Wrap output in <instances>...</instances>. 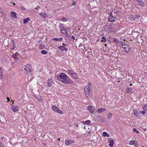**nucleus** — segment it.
Returning <instances> with one entry per match:
<instances>
[{"instance_id":"nucleus-51","label":"nucleus","mask_w":147,"mask_h":147,"mask_svg":"<svg viewBox=\"0 0 147 147\" xmlns=\"http://www.w3.org/2000/svg\"><path fill=\"white\" fill-rule=\"evenodd\" d=\"M2 9L0 8V13H2Z\"/></svg>"},{"instance_id":"nucleus-27","label":"nucleus","mask_w":147,"mask_h":147,"mask_svg":"<svg viewBox=\"0 0 147 147\" xmlns=\"http://www.w3.org/2000/svg\"><path fill=\"white\" fill-rule=\"evenodd\" d=\"M41 53L42 54L46 55L47 54V52L45 50H42L41 51Z\"/></svg>"},{"instance_id":"nucleus-4","label":"nucleus","mask_w":147,"mask_h":147,"mask_svg":"<svg viewBox=\"0 0 147 147\" xmlns=\"http://www.w3.org/2000/svg\"><path fill=\"white\" fill-rule=\"evenodd\" d=\"M109 21L110 22H114L115 21V18L111 13L109 17Z\"/></svg>"},{"instance_id":"nucleus-2","label":"nucleus","mask_w":147,"mask_h":147,"mask_svg":"<svg viewBox=\"0 0 147 147\" xmlns=\"http://www.w3.org/2000/svg\"><path fill=\"white\" fill-rule=\"evenodd\" d=\"M32 68L30 65L29 64H27L25 66L24 69L26 71V72L28 74L32 71Z\"/></svg>"},{"instance_id":"nucleus-21","label":"nucleus","mask_w":147,"mask_h":147,"mask_svg":"<svg viewBox=\"0 0 147 147\" xmlns=\"http://www.w3.org/2000/svg\"><path fill=\"white\" fill-rule=\"evenodd\" d=\"M12 109L13 112H15L18 111V109L14 106L12 107Z\"/></svg>"},{"instance_id":"nucleus-6","label":"nucleus","mask_w":147,"mask_h":147,"mask_svg":"<svg viewBox=\"0 0 147 147\" xmlns=\"http://www.w3.org/2000/svg\"><path fill=\"white\" fill-rule=\"evenodd\" d=\"M123 50L126 52H128L130 51L129 46L128 45H124L123 47Z\"/></svg>"},{"instance_id":"nucleus-19","label":"nucleus","mask_w":147,"mask_h":147,"mask_svg":"<svg viewBox=\"0 0 147 147\" xmlns=\"http://www.w3.org/2000/svg\"><path fill=\"white\" fill-rule=\"evenodd\" d=\"M30 18H27L26 19L23 20V23L24 24L26 23L29 20Z\"/></svg>"},{"instance_id":"nucleus-18","label":"nucleus","mask_w":147,"mask_h":147,"mask_svg":"<svg viewBox=\"0 0 147 147\" xmlns=\"http://www.w3.org/2000/svg\"><path fill=\"white\" fill-rule=\"evenodd\" d=\"M40 15L42 17L45 18L46 17V13L45 12H41L40 13Z\"/></svg>"},{"instance_id":"nucleus-57","label":"nucleus","mask_w":147,"mask_h":147,"mask_svg":"<svg viewBox=\"0 0 147 147\" xmlns=\"http://www.w3.org/2000/svg\"><path fill=\"white\" fill-rule=\"evenodd\" d=\"M130 86H131L132 85V84H130Z\"/></svg>"},{"instance_id":"nucleus-37","label":"nucleus","mask_w":147,"mask_h":147,"mask_svg":"<svg viewBox=\"0 0 147 147\" xmlns=\"http://www.w3.org/2000/svg\"><path fill=\"white\" fill-rule=\"evenodd\" d=\"M112 117L111 114V113H109L107 115V117L109 119H110Z\"/></svg>"},{"instance_id":"nucleus-36","label":"nucleus","mask_w":147,"mask_h":147,"mask_svg":"<svg viewBox=\"0 0 147 147\" xmlns=\"http://www.w3.org/2000/svg\"><path fill=\"white\" fill-rule=\"evenodd\" d=\"M113 42H119V40L118 39H117L115 38H113Z\"/></svg>"},{"instance_id":"nucleus-13","label":"nucleus","mask_w":147,"mask_h":147,"mask_svg":"<svg viewBox=\"0 0 147 147\" xmlns=\"http://www.w3.org/2000/svg\"><path fill=\"white\" fill-rule=\"evenodd\" d=\"M138 2L139 4L142 6H144V3L140 0H136Z\"/></svg>"},{"instance_id":"nucleus-28","label":"nucleus","mask_w":147,"mask_h":147,"mask_svg":"<svg viewBox=\"0 0 147 147\" xmlns=\"http://www.w3.org/2000/svg\"><path fill=\"white\" fill-rule=\"evenodd\" d=\"M133 132H134V133H139V131H138V130H137L136 129V128H134L133 129Z\"/></svg>"},{"instance_id":"nucleus-10","label":"nucleus","mask_w":147,"mask_h":147,"mask_svg":"<svg viewBox=\"0 0 147 147\" xmlns=\"http://www.w3.org/2000/svg\"><path fill=\"white\" fill-rule=\"evenodd\" d=\"M106 110V109L105 108H101L98 109L97 112L100 113H102L103 111H105Z\"/></svg>"},{"instance_id":"nucleus-60","label":"nucleus","mask_w":147,"mask_h":147,"mask_svg":"<svg viewBox=\"0 0 147 147\" xmlns=\"http://www.w3.org/2000/svg\"><path fill=\"white\" fill-rule=\"evenodd\" d=\"M1 116L2 118H4V117H3V116Z\"/></svg>"},{"instance_id":"nucleus-29","label":"nucleus","mask_w":147,"mask_h":147,"mask_svg":"<svg viewBox=\"0 0 147 147\" xmlns=\"http://www.w3.org/2000/svg\"><path fill=\"white\" fill-rule=\"evenodd\" d=\"M106 41L105 37H102L101 38V41L102 42H105Z\"/></svg>"},{"instance_id":"nucleus-44","label":"nucleus","mask_w":147,"mask_h":147,"mask_svg":"<svg viewBox=\"0 0 147 147\" xmlns=\"http://www.w3.org/2000/svg\"><path fill=\"white\" fill-rule=\"evenodd\" d=\"M71 38L74 40L75 39V37L73 35H72L71 36Z\"/></svg>"},{"instance_id":"nucleus-54","label":"nucleus","mask_w":147,"mask_h":147,"mask_svg":"<svg viewBox=\"0 0 147 147\" xmlns=\"http://www.w3.org/2000/svg\"><path fill=\"white\" fill-rule=\"evenodd\" d=\"M7 99L8 100V101H9V97H7Z\"/></svg>"},{"instance_id":"nucleus-52","label":"nucleus","mask_w":147,"mask_h":147,"mask_svg":"<svg viewBox=\"0 0 147 147\" xmlns=\"http://www.w3.org/2000/svg\"><path fill=\"white\" fill-rule=\"evenodd\" d=\"M62 45H63L62 46H64V47H65V44L64 43H63L62 44Z\"/></svg>"},{"instance_id":"nucleus-7","label":"nucleus","mask_w":147,"mask_h":147,"mask_svg":"<svg viewBox=\"0 0 147 147\" xmlns=\"http://www.w3.org/2000/svg\"><path fill=\"white\" fill-rule=\"evenodd\" d=\"M134 114L135 116L138 117L139 115V111L138 110L135 109L134 110Z\"/></svg>"},{"instance_id":"nucleus-31","label":"nucleus","mask_w":147,"mask_h":147,"mask_svg":"<svg viewBox=\"0 0 147 147\" xmlns=\"http://www.w3.org/2000/svg\"><path fill=\"white\" fill-rule=\"evenodd\" d=\"M61 20L64 22H66L67 21V20L66 18L64 17L61 19Z\"/></svg>"},{"instance_id":"nucleus-38","label":"nucleus","mask_w":147,"mask_h":147,"mask_svg":"<svg viewBox=\"0 0 147 147\" xmlns=\"http://www.w3.org/2000/svg\"><path fill=\"white\" fill-rule=\"evenodd\" d=\"M12 43L13 45V47L15 48L16 47V43L14 42V40H13L12 41Z\"/></svg>"},{"instance_id":"nucleus-15","label":"nucleus","mask_w":147,"mask_h":147,"mask_svg":"<svg viewBox=\"0 0 147 147\" xmlns=\"http://www.w3.org/2000/svg\"><path fill=\"white\" fill-rule=\"evenodd\" d=\"M52 82L53 81L51 79H50L49 80H48V86L49 87L51 86L52 85Z\"/></svg>"},{"instance_id":"nucleus-3","label":"nucleus","mask_w":147,"mask_h":147,"mask_svg":"<svg viewBox=\"0 0 147 147\" xmlns=\"http://www.w3.org/2000/svg\"><path fill=\"white\" fill-rule=\"evenodd\" d=\"M84 90L85 93H86V95H88L90 93V89L89 86H86L84 88Z\"/></svg>"},{"instance_id":"nucleus-14","label":"nucleus","mask_w":147,"mask_h":147,"mask_svg":"<svg viewBox=\"0 0 147 147\" xmlns=\"http://www.w3.org/2000/svg\"><path fill=\"white\" fill-rule=\"evenodd\" d=\"M114 142V141L113 140H111V141H109V145L110 146V147H113Z\"/></svg>"},{"instance_id":"nucleus-17","label":"nucleus","mask_w":147,"mask_h":147,"mask_svg":"<svg viewBox=\"0 0 147 147\" xmlns=\"http://www.w3.org/2000/svg\"><path fill=\"white\" fill-rule=\"evenodd\" d=\"M52 109L53 110L57 112V110L58 108L55 105H53L52 107Z\"/></svg>"},{"instance_id":"nucleus-30","label":"nucleus","mask_w":147,"mask_h":147,"mask_svg":"<svg viewBox=\"0 0 147 147\" xmlns=\"http://www.w3.org/2000/svg\"><path fill=\"white\" fill-rule=\"evenodd\" d=\"M90 121L89 120H87L85 122V123L87 125H88L90 124Z\"/></svg>"},{"instance_id":"nucleus-40","label":"nucleus","mask_w":147,"mask_h":147,"mask_svg":"<svg viewBox=\"0 0 147 147\" xmlns=\"http://www.w3.org/2000/svg\"><path fill=\"white\" fill-rule=\"evenodd\" d=\"M140 16H138V15H136L133 18H138V17Z\"/></svg>"},{"instance_id":"nucleus-23","label":"nucleus","mask_w":147,"mask_h":147,"mask_svg":"<svg viewBox=\"0 0 147 147\" xmlns=\"http://www.w3.org/2000/svg\"><path fill=\"white\" fill-rule=\"evenodd\" d=\"M103 136L104 137L107 136V137H109V134H108L107 132H104L103 133Z\"/></svg>"},{"instance_id":"nucleus-34","label":"nucleus","mask_w":147,"mask_h":147,"mask_svg":"<svg viewBox=\"0 0 147 147\" xmlns=\"http://www.w3.org/2000/svg\"><path fill=\"white\" fill-rule=\"evenodd\" d=\"M41 97L40 96H38L37 97H35V98L38 101H40V100H41Z\"/></svg>"},{"instance_id":"nucleus-53","label":"nucleus","mask_w":147,"mask_h":147,"mask_svg":"<svg viewBox=\"0 0 147 147\" xmlns=\"http://www.w3.org/2000/svg\"><path fill=\"white\" fill-rule=\"evenodd\" d=\"M62 24V25L61 26V28H62V29H63V27H64L63 26V24Z\"/></svg>"},{"instance_id":"nucleus-41","label":"nucleus","mask_w":147,"mask_h":147,"mask_svg":"<svg viewBox=\"0 0 147 147\" xmlns=\"http://www.w3.org/2000/svg\"><path fill=\"white\" fill-rule=\"evenodd\" d=\"M140 112L143 115L145 114L146 113V112L144 111H141Z\"/></svg>"},{"instance_id":"nucleus-12","label":"nucleus","mask_w":147,"mask_h":147,"mask_svg":"<svg viewBox=\"0 0 147 147\" xmlns=\"http://www.w3.org/2000/svg\"><path fill=\"white\" fill-rule=\"evenodd\" d=\"M11 15L12 17L15 18H17L16 13L14 11H12L11 13Z\"/></svg>"},{"instance_id":"nucleus-46","label":"nucleus","mask_w":147,"mask_h":147,"mask_svg":"<svg viewBox=\"0 0 147 147\" xmlns=\"http://www.w3.org/2000/svg\"><path fill=\"white\" fill-rule=\"evenodd\" d=\"M14 59H15V60L16 61H17V60H18V58L17 57H16H16H15V58H14Z\"/></svg>"},{"instance_id":"nucleus-1","label":"nucleus","mask_w":147,"mask_h":147,"mask_svg":"<svg viewBox=\"0 0 147 147\" xmlns=\"http://www.w3.org/2000/svg\"><path fill=\"white\" fill-rule=\"evenodd\" d=\"M58 80L66 84H69L73 81L64 73H62L57 76Z\"/></svg>"},{"instance_id":"nucleus-42","label":"nucleus","mask_w":147,"mask_h":147,"mask_svg":"<svg viewBox=\"0 0 147 147\" xmlns=\"http://www.w3.org/2000/svg\"><path fill=\"white\" fill-rule=\"evenodd\" d=\"M76 2L74 1L72 4V5H71V6L73 5L75 6L76 5Z\"/></svg>"},{"instance_id":"nucleus-25","label":"nucleus","mask_w":147,"mask_h":147,"mask_svg":"<svg viewBox=\"0 0 147 147\" xmlns=\"http://www.w3.org/2000/svg\"><path fill=\"white\" fill-rule=\"evenodd\" d=\"M65 47L64 46H62L61 45L60 46L58 47L59 49H60L61 51H64V49Z\"/></svg>"},{"instance_id":"nucleus-20","label":"nucleus","mask_w":147,"mask_h":147,"mask_svg":"<svg viewBox=\"0 0 147 147\" xmlns=\"http://www.w3.org/2000/svg\"><path fill=\"white\" fill-rule=\"evenodd\" d=\"M141 128L143 131H146L147 130V125L142 127Z\"/></svg>"},{"instance_id":"nucleus-50","label":"nucleus","mask_w":147,"mask_h":147,"mask_svg":"<svg viewBox=\"0 0 147 147\" xmlns=\"http://www.w3.org/2000/svg\"><path fill=\"white\" fill-rule=\"evenodd\" d=\"M64 50H65V51H67L68 50L65 47L64 48Z\"/></svg>"},{"instance_id":"nucleus-11","label":"nucleus","mask_w":147,"mask_h":147,"mask_svg":"<svg viewBox=\"0 0 147 147\" xmlns=\"http://www.w3.org/2000/svg\"><path fill=\"white\" fill-rule=\"evenodd\" d=\"M132 89L131 88H127L125 90L126 92L127 93H129L132 92Z\"/></svg>"},{"instance_id":"nucleus-45","label":"nucleus","mask_w":147,"mask_h":147,"mask_svg":"<svg viewBox=\"0 0 147 147\" xmlns=\"http://www.w3.org/2000/svg\"><path fill=\"white\" fill-rule=\"evenodd\" d=\"M16 56L15 55H13L11 56V57L13 58H15Z\"/></svg>"},{"instance_id":"nucleus-48","label":"nucleus","mask_w":147,"mask_h":147,"mask_svg":"<svg viewBox=\"0 0 147 147\" xmlns=\"http://www.w3.org/2000/svg\"><path fill=\"white\" fill-rule=\"evenodd\" d=\"M19 54V53L18 52H16L15 54V55H16V56H17V55H18Z\"/></svg>"},{"instance_id":"nucleus-55","label":"nucleus","mask_w":147,"mask_h":147,"mask_svg":"<svg viewBox=\"0 0 147 147\" xmlns=\"http://www.w3.org/2000/svg\"><path fill=\"white\" fill-rule=\"evenodd\" d=\"M36 9L37 10H38V9L37 8H36Z\"/></svg>"},{"instance_id":"nucleus-9","label":"nucleus","mask_w":147,"mask_h":147,"mask_svg":"<svg viewBox=\"0 0 147 147\" xmlns=\"http://www.w3.org/2000/svg\"><path fill=\"white\" fill-rule=\"evenodd\" d=\"M62 25V24H60L59 28L61 30L62 32L64 34H65L67 33L66 31L64 29V28L63 27V29H62V28H61V26Z\"/></svg>"},{"instance_id":"nucleus-39","label":"nucleus","mask_w":147,"mask_h":147,"mask_svg":"<svg viewBox=\"0 0 147 147\" xmlns=\"http://www.w3.org/2000/svg\"><path fill=\"white\" fill-rule=\"evenodd\" d=\"M20 9L23 11H24L25 10V9L24 7L21 6L20 7Z\"/></svg>"},{"instance_id":"nucleus-33","label":"nucleus","mask_w":147,"mask_h":147,"mask_svg":"<svg viewBox=\"0 0 147 147\" xmlns=\"http://www.w3.org/2000/svg\"><path fill=\"white\" fill-rule=\"evenodd\" d=\"M142 108L145 111H147V105L143 106Z\"/></svg>"},{"instance_id":"nucleus-49","label":"nucleus","mask_w":147,"mask_h":147,"mask_svg":"<svg viewBox=\"0 0 147 147\" xmlns=\"http://www.w3.org/2000/svg\"><path fill=\"white\" fill-rule=\"evenodd\" d=\"M91 83H90V82H88V86H90L91 85Z\"/></svg>"},{"instance_id":"nucleus-59","label":"nucleus","mask_w":147,"mask_h":147,"mask_svg":"<svg viewBox=\"0 0 147 147\" xmlns=\"http://www.w3.org/2000/svg\"><path fill=\"white\" fill-rule=\"evenodd\" d=\"M84 128L85 129H86V127H85V126H84Z\"/></svg>"},{"instance_id":"nucleus-26","label":"nucleus","mask_w":147,"mask_h":147,"mask_svg":"<svg viewBox=\"0 0 147 147\" xmlns=\"http://www.w3.org/2000/svg\"><path fill=\"white\" fill-rule=\"evenodd\" d=\"M72 75L73 76V77L76 79H77L78 78V76L74 72V74Z\"/></svg>"},{"instance_id":"nucleus-63","label":"nucleus","mask_w":147,"mask_h":147,"mask_svg":"<svg viewBox=\"0 0 147 147\" xmlns=\"http://www.w3.org/2000/svg\"><path fill=\"white\" fill-rule=\"evenodd\" d=\"M1 139H2L3 138H1Z\"/></svg>"},{"instance_id":"nucleus-16","label":"nucleus","mask_w":147,"mask_h":147,"mask_svg":"<svg viewBox=\"0 0 147 147\" xmlns=\"http://www.w3.org/2000/svg\"><path fill=\"white\" fill-rule=\"evenodd\" d=\"M3 74L2 69L0 67V79H2L3 77Z\"/></svg>"},{"instance_id":"nucleus-24","label":"nucleus","mask_w":147,"mask_h":147,"mask_svg":"<svg viewBox=\"0 0 147 147\" xmlns=\"http://www.w3.org/2000/svg\"><path fill=\"white\" fill-rule=\"evenodd\" d=\"M63 39L62 38H54V40L56 41H61Z\"/></svg>"},{"instance_id":"nucleus-5","label":"nucleus","mask_w":147,"mask_h":147,"mask_svg":"<svg viewBox=\"0 0 147 147\" xmlns=\"http://www.w3.org/2000/svg\"><path fill=\"white\" fill-rule=\"evenodd\" d=\"M87 110L89 111V112L91 113H93L94 111V107L91 106H88L87 107Z\"/></svg>"},{"instance_id":"nucleus-22","label":"nucleus","mask_w":147,"mask_h":147,"mask_svg":"<svg viewBox=\"0 0 147 147\" xmlns=\"http://www.w3.org/2000/svg\"><path fill=\"white\" fill-rule=\"evenodd\" d=\"M67 72L70 74L72 75L74 73V71L73 70H70L68 69L67 70Z\"/></svg>"},{"instance_id":"nucleus-56","label":"nucleus","mask_w":147,"mask_h":147,"mask_svg":"<svg viewBox=\"0 0 147 147\" xmlns=\"http://www.w3.org/2000/svg\"><path fill=\"white\" fill-rule=\"evenodd\" d=\"M138 146V145H136H136H135V146L136 147H137Z\"/></svg>"},{"instance_id":"nucleus-8","label":"nucleus","mask_w":147,"mask_h":147,"mask_svg":"<svg viewBox=\"0 0 147 147\" xmlns=\"http://www.w3.org/2000/svg\"><path fill=\"white\" fill-rule=\"evenodd\" d=\"M65 144L67 145H69L73 143V141L71 140H66L65 141Z\"/></svg>"},{"instance_id":"nucleus-62","label":"nucleus","mask_w":147,"mask_h":147,"mask_svg":"<svg viewBox=\"0 0 147 147\" xmlns=\"http://www.w3.org/2000/svg\"><path fill=\"white\" fill-rule=\"evenodd\" d=\"M13 5H15V3H14Z\"/></svg>"},{"instance_id":"nucleus-35","label":"nucleus","mask_w":147,"mask_h":147,"mask_svg":"<svg viewBox=\"0 0 147 147\" xmlns=\"http://www.w3.org/2000/svg\"><path fill=\"white\" fill-rule=\"evenodd\" d=\"M57 112L59 113L60 114H62L63 113V112L62 111L60 110H59V109L57 110Z\"/></svg>"},{"instance_id":"nucleus-32","label":"nucleus","mask_w":147,"mask_h":147,"mask_svg":"<svg viewBox=\"0 0 147 147\" xmlns=\"http://www.w3.org/2000/svg\"><path fill=\"white\" fill-rule=\"evenodd\" d=\"M135 144V142L134 141H131L129 142V144L131 145L134 144Z\"/></svg>"},{"instance_id":"nucleus-43","label":"nucleus","mask_w":147,"mask_h":147,"mask_svg":"<svg viewBox=\"0 0 147 147\" xmlns=\"http://www.w3.org/2000/svg\"><path fill=\"white\" fill-rule=\"evenodd\" d=\"M0 147H4L3 145L2 144L0 141Z\"/></svg>"},{"instance_id":"nucleus-58","label":"nucleus","mask_w":147,"mask_h":147,"mask_svg":"<svg viewBox=\"0 0 147 147\" xmlns=\"http://www.w3.org/2000/svg\"><path fill=\"white\" fill-rule=\"evenodd\" d=\"M76 126L77 127H78V125H76Z\"/></svg>"},{"instance_id":"nucleus-47","label":"nucleus","mask_w":147,"mask_h":147,"mask_svg":"<svg viewBox=\"0 0 147 147\" xmlns=\"http://www.w3.org/2000/svg\"><path fill=\"white\" fill-rule=\"evenodd\" d=\"M41 49H44V48L45 47L44 45H42L41 44Z\"/></svg>"},{"instance_id":"nucleus-61","label":"nucleus","mask_w":147,"mask_h":147,"mask_svg":"<svg viewBox=\"0 0 147 147\" xmlns=\"http://www.w3.org/2000/svg\"><path fill=\"white\" fill-rule=\"evenodd\" d=\"M105 46H106V45H106V44H105Z\"/></svg>"}]
</instances>
